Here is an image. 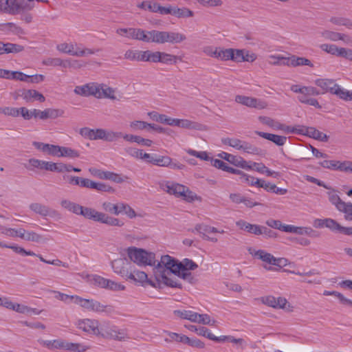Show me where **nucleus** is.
Returning a JSON list of instances; mask_svg holds the SVG:
<instances>
[{
    "label": "nucleus",
    "mask_w": 352,
    "mask_h": 352,
    "mask_svg": "<svg viewBox=\"0 0 352 352\" xmlns=\"http://www.w3.org/2000/svg\"><path fill=\"white\" fill-rule=\"evenodd\" d=\"M179 127H182L184 129H195L201 131L205 129L204 125L190 121L189 120H184V119H179L177 126Z\"/></svg>",
    "instance_id": "27"
},
{
    "label": "nucleus",
    "mask_w": 352,
    "mask_h": 352,
    "mask_svg": "<svg viewBox=\"0 0 352 352\" xmlns=\"http://www.w3.org/2000/svg\"><path fill=\"white\" fill-rule=\"evenodd\" d=\"M325 228H329L332 232H340L342 226L339 224L336 220L330 218H327L325 221Z\"/></svg>",
    "instance_id": "57"
},
{
    "label": "nucleus",
    "mask_w": 352,
    "mask_h": 352,
    "mask_svg": "<svg viewBox=\"0 0 352 352\" xmlns=\"http://www.w3.org/2000/svg\"><path fill=\"white\" fill-rule=\"evenodd\" d=\"M174 314L182 319L188 320L192 322H197V313L190 310H175Z\"/></svg>",
    "instance_id": "40"
},
{
    "label": "nucleus",
    "mask_w": 352,
    "mask_h": 352,
    "mask_svg": "<svg viewBox=\"0 0 352 352\" xmlns=\"http://www.w3.org/2000/svg\"><path fill=\"white\" fill-rule=\"evenodd\" d=\"M160 187L163 190L177 197H180L182 195H184V190H186V186L170 182L162 184Z\"/></svg>",
    "instance_id": "10"
},
{
    "label": "nucleus",
    "mask_w": 352,
    "mask_h": 352,
    "mask_svg": "<svg viewBox=\"0 0 352 352\" xmlns=\"http://www.w3.org/2000/svg\"><path fill=\"white\" fill-rule=\"evenodd\" d=\"M98 86H100V94H101V98L104 97L112 100H115L116 98L114 96V90L111 87L103 84L98 85Z\"/></svg>",
    "instance_id": "46"
},
{
    "label": "nucleus",
    "mask_w": 352,
    "mask_h": 352,
    "mask_svg": "<svg viewBox=\"0 0 352 352\" xmlns=\"http://www.w3.org/2000/svg\"><path fill=\"white\" fill-rule=\"evenodd\" d=\"M198 265L192 260L184 258L179 261L177 258L168 254L162 256L161 261L154 267V276L156 281L160 284L173 287H182L180 283L175 279L168 277L170 273H179V271L194 270Z\"/></svg>",
    "instance_id": "1"
},
{
    "label": "nucleus",
    "mask_w": 352,
    "mask_h": 352,
    "mask_svg": "<svg viewBox=\"0 0 352 352\" xmlns=\"http://www.w3.org/2000/svg\"><path fill=\"white\" fill-rule=\"evenodd\" d=\"M218 156L234 166H236V163H238V159L239 158V156L233 155L226 152H221Z\"/></svg>",
    "instance_id": "61"
},
{
    "label": "nucleus",
    "mask_w": 352,
    "mask_h": 352,
    "mask_svg": "<svg viewBox=\"0 0 352 352\" xmlns=\"http://www.w3.org/2000/svg\"><path fill=\"white\" fill-rule=\"evenodd\" d=\"M248 251L252 255L256 256L258 258L268 264L272 265L273 261H275L274 256L265 250H258L257 251H253L252 248H249Z\"/></svg>",
    "instance_id": "25"
},
{
    "label": "nucleus",
    "mask_w": 352,
    "mask_h": 352,
    "mask_svg": "<svg viewBox=\"0 0 352 352\" xmlns=\"http://www.w3.org/2000/svg\"><path fill=\"white\" fill-rule=\"evenodd\" d=\"M329 196V201L336 206V208L341 211L342 208L345 206V202L343 201L340 197L336 194L334 192H327Z\"/></svg>",
    "instance_id": "41"
},
{
    "label": "nucleus",
    "mask_w": 352,
    "mask_h": 352,
    "mask_svg": "<svg viewBox=\"0 0 352 352\" xmlns=\"http://www.w3.org/2000/svg\"><path fill=\"white\" fill-rule=\"evenodd\" d=\"M58 155L56 157H65L69 158H76L80 156V153L78 151L74 150L70 147L60 146H59V150L58 149Z\"/></svg>",
    "instance_id": "29"
},
{
    "label": "nucleus",
    "mask_w": 352,
    "mask_h": 352,
    "mask_svg": "<svg viewBox=\"0 0 352 352\" xmlns=\"http://www.w3.org/2000/svg\"><path fill=\"white\" fill-rule=\"evenodd\" d=\"M146 51L129 50L124 54V58L131 61H145Z\"/></svg>",
    "instance_id": "26"
},
{
    "label": "nucleus",
    "mask_w": 352,
    "mask_h": 352,
    "mask_svg": "<svg viewBox=\"0 0 352 352\" xmlns=\"http://www.w3.org/2000/svg\"><path fill=\"white\" fill-rule=\"evenodd\" d=\"M38 342L48 349H65L74 352H85L88 347L80 344L64 342L60 340H39Z\"/></svg>",
    "instance_id": "3"
},
{
    "label": "nucleus",
    "mask_w": 352,
    "mask_h": 352,
    "mask_svg": "<svg viewBox=\"0 0 352 352\" xmlns=\"http://www.w3.org/2000/svg\"><path fill=\"white\" fill-rule=\"evenodd\" d=\"M91 281L94 285L106 289L107 284L109 283V279L104 278L98 275H93Z\"/></svg>",
    "instance_id": "51"
},
{
    "label": "nucleus",
    "mask_w": 352,
    "mask_h": 352,
    "mask_svg": "<svg viewBox=\"0 0 352 352\" xmlns=\"http://www.w3.org/2000/svg\"><path fill=\"white\" fill-rule=\"evenodd\" d=\"M148 163L159 166L167 167L171 162V158L168 156H153L151 155V158L148 160Z\"/></svg>",
    "instance_id": "32"
},
{
    "label": "nucleus",
    "mask_w": 352,
    "mask_h": 352,
    "mask_svg": "<svg viewBox=\"0 0 352 352\" xmlns=\"http://www.w3.org/2000/svg\"><path fill=\"white\" fill-rule=\"evenodd\" d=\"M126 279L133 280L134 283H144L145 282L148 283L151 285L155 287V284L148 279L147 274L142 271H132L131 270L129 272Z\"/></svg>",
    "instance_id": "14"
},
{
    "label": "nucleus",
    "mask_w": 352,
    "mask_h": 352,
    "mask_svg": "<svg viewBox=\"0 0 352 352\" xmlns=\"http://www.w3.org/2000/svg\"><path fill=\"white\" fill-rule=\"evenodd\" d=\"M54 162L40 160L35 158H31L28 160V163L25 164V167L29 170H34L35 168L40 170H45L52 172Z\"/></svg>",
    "instance_id": "11"
},
{
    "label": "nucleus",
    "mask_w": 352,
    "mask_h": 352,
    "mask_svg": "<svg viewBox=\"0 0 352 352\" xmlns=\"http://www.w3.org/2000/svg\"><path fill=\"white\" fill-rule=\"evenodd\" d=\"M185 327L187 328L189 331L195 332L197 335L204 336L206 338H207L208 333H210L209 329L204 327L197 328L195 325L189 324L185 325Z\"/></svg>",
    "instance_id": "50"
},
{
    "label": "nucleus",
    "mask_w": 352,
    "mask_h": 352,
    "mask_svg": "<svg viewBox=\"0 0 352 352\" xmlns=\"http://www.w3.org/2000/svg\"><path fill=\"white\" fill-rule=\"evenodd\" d=\"M74 93L82 96H94L96 98H100V86L94 83L86 84L82 86H76L74 89Z\"/></svg>",
    "instance_id": "7"
},
{
    "label": "nucleus",
    "mask_w": 352,
    "mask_h": 352,
    "mask_svg": "<svg viewBox=\"0 0 352 352\" xmlns=\"http://www.w3.org/2000/svg\"><path fill=\"white\" fill-rule=\"evenodd\" d=\"M149 129H153V130L157 131L158 133H160L167 134L168 135H170L171 137H173V135L175 134V132L172 129H170L169 128L162 127V126H158L155 124H150Z\"/></svg>",
    "instance_id": "58"
},
{
    "label": "nucleus",
    "mask_w": 352,
    "mask_h": 352,
    "mask_svg": "<svg viewBox=\"0 0 352 352\" xmlns=\"http://www.w3.org/2000/svg\"><path fill=\"white\" fill-rule=\"evenodd\" d=\"M102 133V129H91L88 127H84L80 129V134L82 137L91 140H101Z\"/></svg>",
    "instance_id": "17"
},
{
    "label": "nucleus",
    "mask_w": 352,
    "mask_h": 352,
    "mask_svg": "<svg viewBox=\"0 0 352 352\" xmlns=\"http://www.w3.org/2000/svg\"><path fill=\"white\" fill-rule=\"evenodd\" d=\"M0 113L16 118L19 116V108L11 107H0Z\"/></svg>",
    "instance_id": "55"
},
{
    "label": "nucleus",
    "mask_w": 352,
    "mask_h": 352,
    "mask_svg": "<svg viewBox=\"0 0 352 352\" xmlns=\"http://www.w3.org/2000/svg\"><path fill=\"white\" fill-rule=\"evenodd\" d=\"M43 64L47 66H61L64 68L70 67V62L69 60H63L59 58H45L43 60Z\"/></svg>",
    "instance_id": "31"
},
{
    "label": "nucleus",
    "mask_w": 352,
    "mask_h": 352,
    "mask_svg": "<svg viewBox=\"0 0 352 352\" xmlns=\"http://www.w3.org/2000/svg\"><path fill=\"white\" fill-rule=\"evenodd\" d=\"M130 265L126 260L119 258L111 262V267L113 272L122 277L126 278L129 274L127 265Z\"/></svg>",
    "instance_id": "13"
},
{
    "label": "nucleus",
    "mask_w": 352,
    "mask_h": 352,
    "mask_svg": "<svg viewBox=\"0 0 352 352\" xmlns=\"http://www.w3.org/2000/svg\"><path fill=\"white\" fill-rule=\"evenodd\" d=\"M149 35L151 36V42L160 44L166 43V31L151 30Z\"/></svg>",
    "instance_id": "39"
},
{
    "label": "nucleus",
    "mask_w": 352,
    "mask_h": 352,
    "mask_svg": "<svg viewBox=\"0 0 352 352\" xmlns=\"http://www.w3.org/2000/svg\"><path fill=\"white\" fill-rule=\"evenodd\" d=\"M126 151L131 156L135 158L144 160L146 162H148V160L151 158V154L143 153V151L141 149L130 147L126 148Z\"/></svg>",
    "instance_id": "37"
},
{
    "label": "nucleus",
    "mask_w": 352,
    "mask_h": 352,
    "mask_svg": "<svg viewBox=\"0 0 352 352\" xmlns=\"http://www.w3.org/2000/svg\"><path fill=\"white\" fill-rule=\"evenodd\" d=\"M235 101L247 107H252V106H254V102H256V98L238 95L235 97Z\"/></svg>",
    "instance_id": "49"
},
{
    "label": "nucleus",
    "mask_w": 352,
    "mask_h": 352,
    "mask_svg": "<svg viewBox=\"0 0 352 352\" xmlns=\"http://www.w3.org/2000/svg\"><path fill=\"white\" fill-rule=\"evenodd\" d=\"M341 33L336 32L330 30H324L322 32V36L332 41H340Z\"/></svg>",
    "instance_id": "60"
},
{
    "label": "nucleus",
    "mask_w": 352,
    "mask_h": 352,
    "mask_svg": "<svg viewBox=\"0 0 352 352\" xmlns=\"http://www.w3.org/2000/svg\"><path fill=\"white\" fill-rule=\"evenodd\" d=\"M166 43H179L186 39V36L181 33L175 32H166Z\"/></svg>",
    "instance_id": "35"
},
{
    "label": "nucleus",
    "mask_w": 352,
    "mask_h": 352,
    "mask_svg": "<svg viewBox=\"0 0 352 352\" xmlns=\"http://www.w3.org/2000/svg\"><path fill=\"white\" fill-rule=\"evenodd\" d=\"M131 31L133 32V34L131 35L132 36V39L151 43V36L149 35L150 31H145L140 28H136L135 30Z\"/></svg>",
    "instance_id": "30"
},
{
    "label": "nucleus",
    "mask_w": 352,
    "mask_h": 352,
    "mask_svg": "<svg viewBox=\"0 0 352 352\" xmlns=\"http://www.w3.org/2000/svg\"><path fill=\"white\" fill-rule=\"evenodd\" d=\"M100 336L104 338L113 339L118 341H124L129 338L124 329H120L116 326L102 324L100 329Z\"/></svg>",
    "instance_id": "5"
},
{
    "label": "nucleus",
    "mask_w": 352,
    "mask_h": 352,
    "mask_svg": "<svg viewBox=\"0 0 352 352\" xmlns=\"http://www.w3.org/2000/svg\"><path fill=\"white\" fill-rule=\"evenodd\" d=\"M193 12L190 10L183 8H173V15L179 18H184V17H190L193 16Z\"/></svg>",
    "instance_id": "47"
},
{
    "label": "nucleus",
    "mask_w": 352,
    "mask_h": 352,
    "mask_svg": "<svg viewBox=\"0 0 352 352\" xmlns=\"http://www.w3.org/2000/svg\"><path fill=\"white\" fill-rule=\"evenodd\" d=\"M307 135L324 142H327L329 140V137L326 134L319 131L314 127H308L307 129Z\"/></svg>",
    "instance_id": "34"
},
{
    "label": "nucleus",
    "mask_w": 352,
    "mask_h": 352,
    "mask_svg": "<svg viewBox=\"0 0 352 352\" xmlns=\"http://www.w3.org/2000/svg\"><path fill=\"white\" fill-rule=\"evenodd\" d=\"M298 234H305L311 238H318L320 236V233L318 231L314 230L310 227H299Z\"/></svg>",
    "instance_id": "48"
},
{
    "label": "nucleus",
    "mask_w": 352,
    "mask_h": 352,
    "mask_svg": "<svg viewBox=\"0 0 352 352\" xmlns=\"http://www.w3.org/2000/svg\"><path fill=\"white\" fill-rule=\"evenodd\" d=\"M160 58H162L160 52H153L150 50L146 51L145 61L152 63H160L161 60Z\"/></svg>",
    "instance_id": "52"
},
{
    "label": "nucleus",
    "mask_w": 352,
    "mask_h": 352,
    "mask_svg": "<svg viewBox=\"0 0 352 352\" xmlns=\"http://www.w3.org/2000/svg\"><path fill=\"white\" fill-rule=\"evenodd\" d=\"M91 220L111 226L121 227L124 223L117 218L112 217L107 214L94 210Z\"/></svg>",
    "instance_id": "6"
},
{
    "label": "nucleus",
    "mask_w": 352,
    "mask_h": 352,
    "mask_svg": "<svg viewBox=\"0 0 352 352\" xmlns=\"http://www.w3.org/2000/svg\"><path fill=\"white\" fill-rule=\"evenodd\" d=\"M236 225L241 230H245L249 233L256 235H261V226L256 224H251L244 220H239L236 222Z\"/></svg>",
    "instance_id": "18"
},
{
    "label": "nucleus",
    "mask_w": 352,
    "mask_h": 352,
    "mask_svg": "<svg viewBox=\"0 0 352 352\" xmlns=\"http://www.w3.org/2000/svg\"><path fill=\"white\" fill-rule=\"evenodd\" d=\"M195 231L201 234L204 239L208 236L207 234L217 233L219 230L214 228L205 224H197L195 228Z\"/></svg>",
    "instance_id": "33"
},
{
    "label": "nucleus",
    "mask_w": 352,
    "mask_h": 352,
    "mask_svg": "<svg viewBox=\"0 0 352 352\" xmlns=\"http://www.w3.org/2000/svg\"><path fill=\"white\" fill-rule=\"evenodd\" d=\"M126 251L129 258L139 265L154 266L155 264V254L153 252L135 247H129Z\"/></svg>",
    "instance_id": "2"
},
{
    "label": "nucleus",
    "mask_w": 352,
    "mask_h": 352,
    "mask_svg": "<svg viewBox=\"0 0 352 352\" xmlns=\"http://www.w3.org/2000/svg\"><path fill=\"white\" fill-rule=\"evenodd\" d=\"M123 204L124 203L122 202L114 204L109 201H105L102 203V208L107 212L114 215H119L122 213Z\"/></svg>",
    "instance_id": "23"
},
{
    "label": "nucleus",
    "mask_w": 352,
    "mask_h": 352,
    "mask_svg": "<svg viewBox=\"0 0 352 352\" xmlns=\"http://www.w3.org/2000/svg\"><path fill=\"white\" fill-rule=\"evenodd\" d=\"M94 208L84 207L78 204L74 203L70 212L78 215H82L85 218L91 219V217L94 212Z\"/></svg>",
    "instance_id": "22"
},
{
    "label": "nucleus",
    "mask_w": 352,
    "mask_h": 352,
    "mask_svg": "<svg viewBox=\"0 0 352 352\" xmlns=\"http://www.w3.org/2000/svg\"><path fill=\"white\" fill-rule=\"evenodd\" d=\"M347 161L340 162L336 160H324L319 162V164L325 168H329L332 170H338L346 173V170L344 169V167H347Z\"/></svg>",
    "instance_id": "19"
},
{
    "label": "nucleus",
    "mask_w": 352,
    "mask_h": 352,
    "mask_svg": "<svg viewBox=\"0 0 352 352\" xmlns=\"http://www.w3.org/2000/svg\"><path fill=\"white\" fill-rule=\"evenodd\" d=\"M16 0H0V12L11 14H16L15 3Z\"/></svg>",
    "instance_id": "28"
},
{
    "label": "nucleus",
    "mask_w": 352,
    "mask_h": 352,
    "mask_svg": "<svg viewBox=\"0 0 352 352\" xmlns=\"http://www.w3.org/2000/svg\"><path fill=\"white\" fill-rule=\"evenodd\" d=\"M6 54L10 53H19L24 50V47L23 45L15 44V43H6Z\"/></svg>",
    "instance_id": "59"
},
{
    "label": "nucleus",
    "mask_w": 352,
    "mask_h": 352,
    "mask_svg": "<svg viewBox=\"0 0 352 352\" xmlns=\"http://www.w3.org/2000/svg\"><path fill=\"white\" fill-rule=\"evenodd\" d=\"M221 142L225 145H228L237 150H239V146L241 143V140L239 139H231L229 138H225L221 139Z\"/></svg>",
    "instance_id": "62"
},
{
    "label": "nucleus",
    "mask_w": 352,
    "mask_h": 352,
    "mask_svg": "<svg viewBox=\"0 0 352 352\" xmlns=\"http://www.w3.org/2000/svg\"><path fill=\"white\" fill-rule=\"evenodd\" d=\"M239 150H243L244 152L258 155L261 151L258 147L252 145V144L241 141V145L239 146Z\"/></svg>",
    "instance_id": "43"
},
{
    "label": "nucleus",
    "mask_w": 352,
    "mask_h": 352,
    "mask_svg": "<svg viewBox=\"0 0 352 352\" xmlns=\"http://www.w3.org/2000/svg\"><path fill=\"white\" fill-rule=\"evenodd\" d=\"M263 302L264 304L270 307L279 309L285 308L287 302V300L284 298L279 297L276 298L275 297L271 296L263 298Z\"/></svg>",
    "instance_id": "20"
},
{
    "label": "nucleus",
    "mask_w": 352,
    "mask_h": 352,
    "mask_svg": "<svg viewBox=\"0 0 352 352\" xmlns=\"http://www.w3.org/2000/svg\"><path fill=\"white\" fill-rule=\"evenodd\" d=\"M160 62L166 64H172L177 62V57L165 52H161Z\"/></svg>",
    "instance_id": "63"
},
{
    "label": "nucleus",
    "mask_w": 352,
    "mask_h": 352,
    "mask_svg": "<svg viewBox=\"0 0 352 352\" xmlns=\"http://www.w3.org/2000/svg\"><path fill=\"white\" fill-rule=\"evenodd\" d=\"M330 22L336 25L346 26L349 29L352 28V21L344 17H331Z\"/></svg>",
    "instance_id": "45"
},
{
    "label": "nucleus",
    "mask_w": 352,
    "mask_h": 352,
    "mask_svg": "<svg viewBox=\"0 0 352 352\" xmlns=\"http://www.w3.org/2000/svg\"><path fill=\"white\" fill-rule=\"evenodd\" d=\"M197 320L196 322L211 326H214L217 322L214 320H211L210 316L208 314H199L198 313H197Z\"/></svg>",
    "instance_id": "54"
},
{
    "label": "nucleus",
    "mask_w": 352,
    "mask_h": 352,
    "mask_svg": "<svg viewBox=\"0 0 352 352\" xmlns=\"http://www.w3.org/2000/svg\"><path fill=\"white\" fill-rule=\"evenodd\" d=\"M320 48L322 50L335 56L338 55L339 50V47L333 44H322Z\"/></svg>",
    "instance_id": "64"
},
{
    "label": "nucleus",
    "mask_w": 352,
    "mask_h": 352,
    "mask_svg": "<svg viewBox=\"0 0 352 352\" xmlns=\"http://www.w3.org/2000/svg\"><path fill=\"white\" fill-rule=\"evenodd\" d=\"M78 327L85 332L91 333L94 335L100 334V328L98 327V321L96 320L84 319L79 320Z\"/></svg>",
    "instance_id": "9"
},
{
    "label": "nucleus",
    "mask_w": 352,
    "mask_h": 352,
    "mask_svg": "<svg viewBox=\"0 0 352 352\" xmlns=\"http://www.w3.org/2000/svg\"><path fill=\"white\" fill-rule=\"evenodd\" d=\"M351 93L352 92L349 91L342 89L338 84H336L332 94H335L340 99L347 101L351 100V96H352Z\"/></svg>",
    "instance_id": "42"
},
{
    "label": "nucleus",
    "mask_w": 352,
    "mask_h": 352,
    "mask_svg": "<svg viewBox=\"0 0 352 352\" xmlns=\"http://www.w3.org/2000/svg\"><path fill=\"white\" fill-rule=\"evenodd\" d=\"M102 136V137L101 140L108 142H113L121 138L122 136V133L121 132H114L112 131H107L103 129Z\"/></svg>",
    "instance_id": "44"
},
{
    "label": "nucleus",
    "mask_w": 352,
    "mask_h": 352,
    "mask_svg": "<svg viewBox=\"0 0 352 352\" xmlns=\"http://www.w3.org/2000/svg\"><path fill=\"white\" fill-rule=\"evenodd\" d=\"M290 65L292 67H298L302 65H307L311 67H314V65L311 63L310 60L304 57H299L295 55H292L290 56Z\"/></svg>",
    "instance_id": "36"
},
{
    "label": "nucleus",
    "mask_w": 352,
    "mask_h": 352,
    "mask_svg": "<svg viewBox=\"0 0 352 352\" xmlns=\"http://www.w3.org/2000/svg\"><path fill=\"white\" fill-rule=\"evenodd\" d=\"M64 111L62 109L47 108L41 111L39 119L45 120L47 119H55L63 115Z\"/></svg>",
    "instance_id": "24"
},
{
    "label": "nucleus",
    "mask_w": 352,
    "mask_h": 352,
    "mask_svg": "<svg viewBox=\"0 0 352 352\" xmlns=\"http://www.w3.org/2000/svg\"><path fill=\"white\" fill-rule=\"evenodd\" d=\"M255 133L259 135L260 137L265 138L267 140H270L274 143L276 146H283L287 140L286 136L278 135L276 134L262 132V131H255Z\"/></svg>",
    "instance_id": "15"
},
{
    "label": "nucleus",
    "mask_w": 352,
    "mask_h": 352,
    "mask_svg": "<svg viewBox=\"0 0 352 352\" xmlns=\"http://www.w3.org/2000/svg\"><path fill=\"white\" fill-rule=\"evenodd\" d=\"M315 84L322 89V94L329 92L333 94L336 83L332 79L319 78L315 80Z\"/></svg>",
    "instance_id": "21"
},
{
    "label": "nucleus",
    "mask_w": 352,
    "mask_h": 352,
    "mask_svg": "<svg viewBox=\"0 0 352 352\" xmlns=\"http://www.w3.org/2000/svg\"><path fill=\"white\" fill-rule=\"evenodd\" d=\"M6 248L12 249L15 253L19 254L24 256H34L36 254L32 251H27L23 248L18 246L15 244L8 245Z\"/></svg>",
    "instance_id": "53"
},
{
    "label": "nucleus",
    "mask_w": 352,
    "mask_h": 352,
    "mask_svg": "<svg viewBox=\"0 0 352 352\" xmlns=\"http://www.w3.org/2000/svg\"><path fill=\"white\" fill-rule=\"evenodd\" d=\"M32 145L38 150L43 151L44 153L56 156L58 155V149L59 150V146L45 144L39 142H33Z\"/></svg>",
    "instance_id": "16"
},
{
    "label": "nucleus",
    "mask_w": 352,
    "mask_h": 352,
    "mask_svg": "<svg viewBox=\"0 0 352 352\" xmlns=\"http://www.w3.org/2000/svg\"><path fill=\"white\" fill-rule=\"evenodd\" d=\"M14 7H16V14H17L20 12L31 10L34 7V3L28 0H16Z\"/></svg>",
    "instance_id": "38"
},
{
    "label": "nucleus",
    "mask_w": 352,
    "mask_h": 352,
    "mask_svg": "<svg viewBox=\"0 0 352 352\" xmlns=\"http://www.w3.org/2000/svg\"><path fill=\"white\" fill-rule=\"evenodd\" d=\"M19 91L21 92V97H22L27 102H31L34 100H38L43 102L45 100L44 96L35 89H24L19 90Z\"/></svg>",
    "instance_id": "12"
},
{
    "label": "nucleus",
    "mask_w": 352,
    "mask_h": 352,
    "mask_svg": "<svg viewBox=\"0 0 352 352\" xmlns=\"http://www.w3.org/2000/svg\"><path fill=\"white\" fill-rule=\"evenodd\" d=\"M30 208L35 213L40 214L42 217H50L55 219H60V214L45 205L38 203H33L30 205Z\"/></svg>",
    "instance_id": "8"
},
{
    "label": "nucleus",
    "mask_w": 352,
    "mask_h": 352,
    "mask_svg": "<svg viewBox=\"0 0 352 352\" xmlns=\"http://www.w3.org/2000/svg\"><path fill=\"white\" fill-rule=\"evenodd\" d=\"M75 303L88 311L95 312H107L109 314L113 311V306L102 305L100 302L94 299H85L80 296H76Z\"/></svg>",
    "instance_id": "4"
},
{
    "label": "nucleus",
    "mask_w": 352,
    "mask_h": 352,
    "mask_svg": "<svg viewBox=\"0 0 352 352\" xmlns=\"http://www.w3.org/2000/svg\"><path fill=\"white\" fill-rule=\"evenodd\" d=\"M149 123L140 120H135L130 123V127L134 131L144 129L149 130Z\"/></svg>",
    "instance_id": "56"
}]
</instances>
